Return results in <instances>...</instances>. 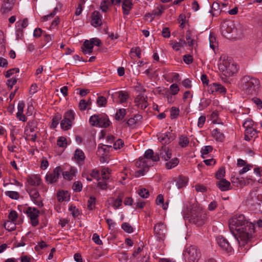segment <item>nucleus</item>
<instances>
[{
    "label": "nucleus",
    "mask_w": 262,
    "mask_h": 262,
    "mask_svg": "<svg viewBox=\"0 0 262 262\" xmlns=\"http://www.w3.org/2000/svg\"><path fill=\"white\" fill-rule=\"evenodd\" d=\"M229 225L236 231L235 237L239 244V250L247 252L251 247L249 243L255 236V225L241 214L235 215L230 220Z\"/></svg>",
    "instance_id": "obj_1"
},
{
    "label": "nucleus",
    "mask_w": 262,
    "mask_h": 262,
    "mask_svg": "<svg viewBox=\"0 0 262 262\" xmlns=\"http://www.w3.org/2000/svg\"><path fill=\"white\" fill-rule=\"evenodd\" d=\"M239 87L246 94L249 95H256L260 89L259 80L250 75H245L240 80Z\"/></svg>",
    "instance_id": "obj_2"
},
{
    "label": "nucleus",
    "mask_w": 262,
    "mask_h": 262,
    "mask_svg": "<svg viewBox=\"0 0 262 262\" xmlns=\"http://www.w3.org/2000/svg\"><path fill=\"white\" fill-rule=\"evenodd\" d=\"M206 214L202 208L198 204H193L190 212V221L198 226H202L205 223Z\"/></svg>",
    "instance_id": "obj_3"
},
{
    "label": "nucleus",
    "mask_w": 262,
    "mask_h": 262,
    "mask_svg": "<svg viewBox=\"0 0 262 262\" xmlns=\"http://www.w3.org/2000/svg\"><path fill=\"white\" fill-rule=\"evenodd\" d=\"M151 165H152L150 161L147 160L146 158H139V160L136 162V166L140 169L135 172V176L139 177L144 175L148 167Z\"/></svg>",
    "instance_id": "obj_4"
},
{
    "label": "nucleus",
    "mask_w": 262,
    "mask_h": 262,
    "mask_svg": "<svg viewBox=\"0 0 262 262\" xmlns=\"http://www.w3.org/2000/svg\"><path fill=\"white\" fill-rule=\"evenodd\" d=\"M185 255L187 258L188 262H198L201 254L196 246H190L186 248Z\"/></svg>",
    "instance_id": "obj_5"
},
{
    "label": "nucleus",
    "mask_w": 262,
    "mask_h": 262,
    "mask_svg": "<svg viewBox=\"0 0 262 262\" xmlns=\"http://www.w3.org/2000/svg\"><path fill=\"white\" fill-rule=\"evenodd\" d=\"M75 113L73 111L70 110L65 113L63 119L62 120L60 126L61 127L66 130L69 129L72 125V122L74 120Z\"/></svg>",
    "instance_id": "obj_6"
},
{
    "label": "nucleus",
    "mask_w": 262,
    "mask_h": 262,
    "mask_svg": "<svg viewBox=\"0 0 262 262\" xmlns=\"http://www.w3.org/2000/svg\"><path fill=\"white\" fill-rule=\"evenodd\" d=\"M62 172V168L60 166H57L55 168L51 173H47L46 175L45 179L47 183L53 184L56 183Z\"/></svg>",
    "instance_id": "obj_7"
},
{
    "label": "nucleus",
    "mask_w": 262,
    "mask_h": 262,
    "mask_svg": "<svg viewBox=\"0 0 262 262\" xmlns=\"http://www.w3.org/2000/svg\"><path fill=\"white\" fill-rule=\"evenodd\" d=\"M28 216L31 220V225L35 227L39 224L38 217L39 214V211L34 207H29L25 211Z\"/></svg>",
    "instance_id": "obj_8"
},
{
    "label": "nucleus",
    "mask_w": 262,
    "mask_h": 262,
    "mask_svg": "<svg viewBox=\"0 0 262 262\" xmlns=\"http://www.w3.org/2000/svg\"><path fill=\"white\" fill-rule=\"evenodd\" d=\"M27 191L29 193L31 200L35 205L39 207H42L43 205L41 196L36 188H28L27 189Z\"/></svg>",
    "instance_id": "obj_9"
},
{
    "label": "nucleus",
    "mask_w": 262,
    "mask_h": 262,
    "mask_svg": "<svg viewBox=\"0 0 262 262\" xmlns=\"http://www.w3.org/2000/svg\"><path fill=\"white\" fill-rule=\"evenodd\" d=\"M166 227L162 223H159L155 225L154 233L159 240H163L166 236Z\"/></svg>",
    "instance_id": "obj_10"
},
{
    "label": "nucleus",
    "mask_w": 262,
    "mask_h": 262,
    "mask_svg": "<svg viewBox=\"0 0 262 262\" xmlns=\"http://www.w3.org/2000/svg\"><path fill=\"white\" fill-rule=\"evenodd\" d=\"M157 155H158L159 157V161L160 160V158H161L162 160L167 161L171 159L172 154L168 146L166 145H162L161 147L159 149L158 151L157 152Z\"/></svg>",
    "instance_id": "obj_11"
},
{
    "label": "nucleus",
    "mask_w": 262,
    "mask_h": 262,
    "mask_svg": "<svg viewBox=\"0 0 262 262\" xmlns=\"http://www.w3.org/2000/svg\"><path fill=\"white\" fill-rule=\"evenodd\" d=\"M216 241L219 246L227 253L232 252L233 249L228 241L222 236H219L216 237Z\"/></svg>",
    "instance_id": "obj_12"
},
{
    "label": "nucleus",
    "mask_w": 262,
    "mask_h": 262,
    "mask_svg": "<svg viewBox=\"0 0 262 262\" xmlns=\"http://www.w3.org/2000/svg\"><path fill=\"white\" fill-rule=\"evenodd\" d=\"M111 97L114 102L123 103L127 100L129 95L125 91H120L113 93Z\"/></svg>",
    "instance_id": "obj_13"
},
{
    "label": "nucleus",
    "mask_w": 262,
    "mask_h": 262,
    "mask_svg": "<svg viewBox=\"0 0 262 262\" xmlns=\"http://www.w3.org/2000/svg\"><path fill=\"white\" fill-rule=\"evenodd\" d=\"M138 108L144 110L148 105L147 97L144 94H140L137 96L134 101Z\"/></svg>",
    "instance_id": "obj_14"
},
{
    "label": "nucleus",
    "mask_w": 262,
    "mask_h": 262,
    "mask_svg": "<svg viewBox=\"0 0 262 262\" xmlns=\"http://www.w3.org/2000/svg\"><path fill=\"white\" fill-rule=\"evenodd\" d=\"M208 91L209 93L214 95L225 94L226 90L222 85L217 83H213L208 85Z\"/></svg>",
    "instance_id": "obj_15"
},
{
    "label": "nucleus",
    "mask_w": 262,
    "mask_h": 262,
    "mask_svg": "<svg viewBox=\"0 0 262 262\" xmlns=\"http://www.w3.org/2000/svg\"><path fill=\"white\" fill-rule=\"evenodd\" d=\"M226 76H232L237 72L236 64L232 61L226 68L221 66V71Z\"/></svg>",
    "instance_id": "obj_16"
},
{
    "label": "nucleus",
    "mask_w": 262,
    "mask_h": 262,
    "mask_svg": "<svg viewBox=\"0 0 262 262\" xmlns=\"http://www.w3.org/2000/svg\"><path fill=\"white\" fill-rule=\"evenodd\" d=\"M102 17V15L99 12L94 11L91 15V25L95 27L101 26Z\"/></svg>",
    "instance_id": "obj_17"
},
{
    "label": "nucleus",
    "mask_w": 262,
    "mask_h": 262,
    "mask_svg": "<svg viewBox=\"0 0 262 262\" xmlns=\"http://www.w3.org/2000/svg\"><path fill=\"white\" fill-rule=\"evenodd\" d=\"M27 181L31 186H38L41 183L40 176L38 174H30L27 177Z\"/></svg>",
    "instance_id": "obj_18"
},
{
    "label": "nucleus",
    "mask_w": 262,
    "mask_h": 262,
    "mask_svg": "<svg viewBox=\"0 0 262 262\" xmlns=\"http://www.w3.org/2000/svg\"><path fill=\"white\" fill-rule=\"evenodd\" d=\"M165 7L162 5H158L150 13H148L145 15L146 17H150L152 20L155 17H160L163 14Z\"/></svg>",
    "instance_id": "obj_19"
},
{
    "label": "nucleus",
    "mask_w": 262,
    "mask_h": 262,
    "mask_svg": "<svg viewBox=\"0 0 262 262\" xmlns=\"http://www.w3.org/2000/svg\"><path fill=\"white\" fill-rule=\"evenodd\" d=\"M173 135L172 133L168 132L162 134L158 137V140L162 144H168L173 141Z\"/></svg>",
    "instance_id": "obj_20"
},
{
    "label": "nucleus",
    "mask_w": 262,
    "mask_h": 262,
    "mask_svg": "<svg viewBox=\"0 0 262 262\" xmlns=\"http://www.w3.org/2000/svg\"><path fill=\"white\" fill-rule=\"evenodd\" d=\"M74 158L76 163L81 165L84 164L85 156L83 151L80 149H76L75 151Z\"/></svg>",
    "instance_id": "obj_21"
},
{
    "label": "nucleus",
    "mask_w": 262,
    "mask_h": 262,
    "mask_svg": "<svg viewBox=\"0 0 262 262\" xmlns=\"http://www.w3.org/2000/svg\"><path fill=\"white\" fill-rule=\"evenodd\" d=\"M94 43H95L93 42L92 39L90 40H85L83 43V47L82 48V51L83 53L84 54L92 53L93 52Z\"/></svg>",
    "instance_id": "obj_22"
},
{
    "label": "nucleus",
    "mask_w": 262,
    "mask_h": 262,
    "mask_svg": "<svg viewBox=\"0 0 262 262\" xmlns=\"http://www.w3.org/2000/svg\"><path fill=\"white\" fill-rule=\"evenodd\" d=\"M62 170H63L62 169ZM77 170L74 167L70 166L66 171H62L61 172L63 178L66 180L71 181L75 177Z\"/></svg>",
    "instance_id": "obj_23"
},
{
    "label": "nucleus",
    "mask_w": 262,
    "mask_h": 262,
    "mask_svg": "<svg viewBox=\"0 0 262 262\" xmlns=\"http://www.w3.org/2000/svg\"><path fill=\"white\" fill-rule=\"evenodd\" d=\"M174 182H176V185L177 188L178 189H181L185 187L187 185L188 179L184 176L180 175L176 178Z\"/></svg>",
    "instance_id": "obj_24"
},
{
    "label": "nucleus",
    "mask_w": 262,
    "mask_h": 262,
    "mask_svg": "<svg viewBox=\"0 0 262 262\" xmlns=\"http://www.w3.org/2000/svg\"><path fill=\"white\" fill-rule=\"evenodd\" d=\"M98 126L106 128L110 126L111 122L108 116L105 114H99Z\"/></svg>",
    "instance_id": "obj_25"
},
{
    "label": "nucleus",
    "mask_w": 262,
    "mask_h": 262,
    "mask_svg": "<svg viewBox=\"0 0 262 262\" xmlns=\"http://www.w3.org/2000/svg\"><path fill=\"white\" fill-rule=\"evenodd\" d=\"M251 205H259L262 203V194L257 192H253L250 194Z\"/></svg>",
    "instance_id": "obj_26"
},
{
    "label": "nucleus",
    "mask_w": 262,
    "mask_h": 262,
    "mask_svg": "<svg viewBox=\"0 0 262 262\" xmlns=\"http://www.w3.org/2000/svg\"><path fill=\"white\" fill-rule=\"evenodd\" d=\"M132 0H123L122 2V8L124 15H128L130 10L133 8V4Z\"/></svg>",
    "instance_id": "obj_27"
},
{
    "label": "nucleus",
    "mask_w": 262,
    "mask_h": 262,
    "mask_svg": "<svg viewBox=\"0 0 262 262\" xmlns=\"http://www.w3.org/2000/svg\"><path fill=\"white\" fill-rule=\"evenodd\" d=\"M143 158H146L147 160H151L152 162L159 161V157L157 155V152L155 154L152 149H148L145 151Z\"/></svg>",
    "instance_id": "obj_28"
},
{
    "label": "nucleus",
    "mask_w": 262,
    "mask_h": 262,
    "mask_svg": "<svg viewBox=\"0 0 262 262\" xmlns=\"http://www.w3.org/2000/svg\"><path fill=\"white\" fill-rule=\"evenodd\" d=\"M232 62V60L231 59H229L228 57L225 55V54H222L219 60V69L220 71H221V66H223V67H225V68H226L228 66V64H229Z\"/></svg>",
    "instance_id": "obj_29"
},
{
    "label": "nucleus",
    "mask_w": 262,
    "mask_h": 262,
    "mask_svg": "<svg viewBox=\"0 0 262 262\" xmlns=\"http://www.w3.org/2000/svg\"><path fill=\"white\" fill-rule=\"evenodd\" d=\"M216 185L220 189L223 191L229 190L231 186L230 183L225 179H223L218 181Z\"/></svg>",
    "instance_id": "obj_30"
},
{
    "label": "nucleus",
    "mask_w": 262,
    "mask_h": 262,
    "mask_svg": "<svg viewBox=\"0 0 262 262\" xmlns=\"http://www.w3.org/2000/svg\"><path fill=\"white\" fill-rule=\"evenodd\" d=\"M14 5L13 0H4L2 6L1 11L3 13H7L10 11Z\"/></svg>",
    "instance_id": "obj_31"
},
{
    "label": "nucleus",
    "mask_w": 262,
    "mask_h": 262,
    "mask_svg": "<svg viewBox=\"0 0 262 262\" xmlns=\"http://www.w3.org/2000/svg\"><path fill=\"white\" fill-rule=\"evenodd\" d=\"M212 135L215 140L220 142H223L225 139V136L220 130L215 128L212 131Z\"/></svg>",
    "instance_id": "obj_32"
},
{
    "label": "nucleus",
    "mask_w": 262,
    "mask_h": 262,
    "mask_svg": "<svg viewBox=\"0 0 262 262\" xmlns=\"http://www.w3.org/2000/svg\"><path fill=\"white\" fill-rule=\"evenodd\" d=\"M70 195L67 191H59L57 193V198L59 202L68 201Z\"/></svg>",
    "instance_id": "obj_33"
},
{
    "label": "nucleus",
    "mask_w": 262,
    "mask_h": 262,
    "mask_svg": "<svg viewBox=\"0 0 262 262\" xmlns=\"http://www.w3.org/2000/svg\"><path fill=\"white\" fill-rule=\"evenodd\" d=\"M233 23L232 22L227 21L224 23L221 26V31L224 35H225L226 33H229L232 31V26H233Z\"/></svg>",
    "instance_id": "obj_34"
},
{
    "label": "nucleus",
    "mask_w": 262,
    "mask_h": 262,
    "mask_svg": "<svg viewBox=\"0 0 262 262\" xmlns=\"http://www.w3.org/2000/svg\"><path fill=\"white\" fill-rule=\"evenodd\" d=\"M179 163V159L177 158L171 159L165 163V167L167 169H171L176 167Z\"/></svg>",
    "instance_id": "obj_35"
},
{
    "label": "nucleus",
    "mask_w": 262,
    "mask_h": 262,
    "mask_svg": "<svg viewBox=\"0 0 262 262\" xmlns=\"http://www.w3.org/2000/svg\"><path fill=\"white\" fill-rule=\"evenodd\" d=\"M212 150L213 147L210 145H206L203 146L201 150V157L203 159L207 158L208 156V154L211 152Z\"/></svg>",
    "instance_id": "obj_36"
},
{
    "label": "nucleus",
    "mask_w": 262,
    "mask_h": 262,
    "mask_svg": "<svg viewBox=\"0 0 262 262\" xmlns=\"http://www.w3.org/2000/svg\"><path fill=\"white\" fill-rule=\"evenodd\" d=\"M123 196V194L120 193L116 199H112V206L115 209H118L122 205Z\"/></svg>",
    "instance_id": "obj_37"
},
{
    "label": "nucleus",
    "mask_w": 262,
    "mask_h": 262,
    "mask_svg": "<svg viewBox=\"0 0 262 262\" xmlns=\"http://www.w3.org/2000/svg\"><path fill=\"white\" fill-rule=\"evenodd\" d=\"M26 127L27 129H26L25 132L29 130L31 133L34 132L37 128V122L35 120H30L27 123Z\"/></svg>",
    "instance_id": "obj_38"
},
{
    "label": "nucleus",
    "mask_w": 262,
    "mask_h": 262,
    "mask_svg": "<svg viewBox=\"0 0 262 262\" xmlns=\"http://www.w3.org/2000/svg\"><path fill=\"white\" fill-rule=\"evenodd\" d=\"M189 140L188 138L184 135H181L179 138V145L181 147H186L188 146Z\"/></svg>",
    "instance_id": "obj_39"
},
{
    "label": "nucleus",
    "mask_w": 262,
    "mask_h": 262,
    "mask_svg": "<svg viewBox=\"0 0 262 262\" xmlns=\"http://www.w3.org/2000/svg\"><path fill=\"white\" fill-rule=\"evenodd\" d=\"M126 114V110L125 108H120L117 111L115 114V119L117 120H122Z\"/></svg>",
    "instance_id": "obj_40"
},
{
    "label": "nucleus",
    "mask_w": 262,
    "mask_h": 262,
    "mask_svg": "<svg viewBox=\"0 0 262 262\" xmlns=\"http://www.w3.org/2000/svg\"><path fill=\"white\" fill-rule=\"evenodd\" d=\"M4 227L8 231H14L16 229V224L15 222L10 221H7L4 224Z\"/></svg>",
    "instance_id": "obj_41"
},
{
    "label": "nucleus",
    "mask_w": 262,
    "mask_h": 262,
    "mask_svg": "<svg viewBox=\"0 0 262 262\" xmlns=\"http://www.w3.org/2000/svg\"><path fill=\"white\" fill-rule=\"evenodd\" d=\"M90 99L86 101L84 99H81L79 103V108L80 111H83L85 110L88 105H90L91 104V102L90 101Z\"/></svg>",
    "instance_id": "obj_42"
},
{
    "label": "nucleus",
    "mask_w": 262,
    "mask_h": 262,
    "mask_svg": "<svg viewBox=\"0 0 262 262\" xmlns=\"http://www.w3.org/2000/svg\"><path fill=\"white\" fill-rule=\"evenodd\" d=\"M96 199L94 196H91L88 201V209L90 210H93L95 207Z\"/></svg>",
    "instance_id": "obj_43"
},
{
    "label": "nucleus",
    "mask_w": 262,
    "mask_h": 262,
    "mask_svg": "<svg viewBox=\"0 0 262 262\" xmlns=\"http://www.w3.org/2000/svg\"><path fill=\"white\" fill-rule=\"evenodd\" d=\"M57 11H58V8L56 6L50 14L45 15L41 18L42 21H46L53 18L56 15Z\"/></svg>",
    "instance_id": "obj_44"
},
{
    "label": "nucleus",
    "mask_w": 262,
    "mask_h": 262,
    "mask_svg": "<svg viewBox=\"0 0 262 262\" xmlns=\"http://www.w3.org/2000/svg\"><path fill=\"white\" fill-rule=\"evenodd\" d=\"M5 193L6 196H8L10 198L14 200H18L20 196L19 193L17 191H7Z\"/></svg>",
    "instance_id": "obj_45"
},
{
    "label": "nucleus",
    "mask_w": 262,
    "mask_h": 262,
    "mask_svg": "<svg viewBox=\"0 0 262 262\" xmlns=\"http://www.w3.org/2000/svg\"><path fill=\"white\" fill-rule=\"evenodd\" d=\"M121 228L126 232L131 233L134 232L133 227L127 222L123 223L121 225Z\"/></svg>",
    "instance_id": "obj_46"
},
{
    "label": "nucleus",
    "mask_w": 262,
    "mask_h": 262,
    "mask_svg": "<svg viewBox=\"0 0 262 262\" xmlns=\"http://www.w3.org/2000/svg\"><path fill=\"white\" fill-rule=\"evenodd\" d=\"M97 187L101 190H106L107 189V184L106 182V180L101 179L98 178L97 179Z\"/></svg>",
    "instance_id": "obj_47"
},
{
    "label": "nucleus",
    "mask_w": 262,
    "mask_h": 262,
    "mask_svg": "<svg viewBox=\"0 0 262 262\" xmlns=\"http://www.w3.org/2000/svg\"><path fill=\"white\" fill-rule=\"evenodd\" d=\"M186 39L187 40V43L189 47H192L193 46L194 40L192 38L191 32L189 30L186 31Z\"/></svg>",
    "instance_id": "obj_48"
},
{
    "label": "nucleus",
    "mask_w": 262,
    "mask_h": 262,
    "mask_svg": "<svg viewBox=\"0 0 262 262\" xmlns=\"http://www.w3.org/2000/svg\"><path fill=\"white\" fill-rule=\"evenodd\" d=\"M99 114H95L90 117L89 119L90 123L93 126H98Z\"/></svg>",
    "instance_id": "obj_49"
},
{
    "label": "nucleus",
    "mask_w": 262,
    "mask_h": 262,
    "mask_svg": "<svg viewBox=\"0 0 262 262\" xmlns=\"http://www.w3.org/2000/svg\"><path fill=\"white\" fill-rule=\"evenodd\" d=\"M180 110L176 107H172L170 109V118L171 119H176L179 115Z\"/></svg>",
    "instance_id": "obj_50"
},
{
    "label": "nucleus",
    "mask_w": 262,
    "mask_h": 262,
    "mask_svg": "<svg viewBox=\"0 0 262 262\" xmlns=\"http://www.w3.org/2000/svg\"><path fill=\"white\" fill-rule=\"evenodd\" d=\"M57 144L60 147H65L67 145V141L64 137L61 136L58 138Z\"/></svg>",
    "instance_id": "obj_51"
},
{
    "label": "nucleus",
    "mask_w": 262,
    "mask_h": 262,
    "mask_svg": "<svg viewBox=\"0 0 262 262\" xmlns=\"http://www.w3.org/2000/svg\"><path fill=\"white\" fill-rule=\"evenodd\" d=\"M17 28H20L22 30L26 28L28 25V19L24 18L21 21H18L16 23Z\"/></svg>",
    "instance_id": "obj_52"
},
{
    "label": "nucleus",
    "mask_w": 262,
    "mask_h": 262,
    "mask_svg": "<svg viewBox=\"0 0 262 262\" xmlns=\"http://www.w3.org/2000/svg\"><path fill=\"white\" fill-rule=\"evenodd\" d=\"M110 169L107 167H103L101 170L102 179L108 180L110 178Z\"/></svg>",
    "instance_id": "obj_53"
},
{
    "label": "nucleus",
    "mask_w": 262,
    "mask_h": 262,
    "mask_svg": "<svg viewBox=\"0 0 262 262\" xmlns=\"http://www.w3.org/2000/svg\"><path fill=\"white\" fill-rule=\"evenodd\" d=\"M72 188L74 191L80 192L82 189V184L80 181L75 182L73 185Z\"/></svg>",
    "instance_id": "obj_54"
},
{
    "label": "nucleus",
    "mask_w": 262,
    "mask_h": 262,
    "mask_svg": "<svg viewBox=\"0 0 262 262\" xmlns=\"http://www.w3.org/2000/svg\"><path fill=\"white\" fill-rule=\"evenodd\" d=\"M138 193L142 198H147L149 195L148 190L144 188L139 189Z\"/></svg>",
    "instance_id": "obj_55"
},
{
    "label": "nucleus",
    "mask_w": 262,
    "mask_h": 262,
    "mask_svg": "<svg viewBox=\"0 0 262 262\" xmlns=\"http://www.w3.org/2000/svg\"><path fill=\"white\" fill-rule=\"evenodd\" d=\"M253 121L252 119L248 118L243 123V127L245 129L253 127Z\"/></svg>",
    "instance_id": "obj_56"
},
{
    "label": "nucleus",
    "mask_w": 262,
    "mask_h": 262,
    "mask_svg": "<svg viewBox=\"0 0 262 262\" xmlns=\"http://www.w3.org/2000/svg\"><path fill=\"white\" fill-rule=\"evenodd\" d=\"M111 5L110 2L107 0H104L101 3L100 8L103 12H106L108 10V6Z\"/></svg>",
    "instance_id": "obj_57"
},
{
    "label": "nucleus",
    "mask_w": 262,
    "mask_h": 262,
    "mask_svg": "<svg viewBox=\"0 0 262 262\" xmlns=\"http://www.w3.org/2000/svg\"><path fill=\"white\" fill-rule=\"evenodd\" d=\"M18 217L17 213L15 210H11L8 215L9 220L15 223V221Z\"/></svg>",
    "instance_id": "obj_58"
},
{
    "label": "nucleus",
    "mask_w": 262,
    "mask_h": 262,
    "mask_svg": "<svg viewBox=\"0 0 262 262\" xmlns=\"http://www.w3.org/2000/svg\"><path fill=\"white\" fill-rule=\"evenodd\" d=\"M124 144L123 141L120 139H118L116 141H115L113 144V147L115 149H119L122 147Z\"/></svg>",
    "instance_id": "obj_59"
},
{
    "label": "nucleus",
    "mask_w": 262,
    "mask_h": 262,
    "mask_svg": "<svg viewBox=\"0 0 262 262\" xmlns=\"http://www.w3.org/2000/svg\"><path fill=\"white\" fill-rule=\"evenodd\" d=\"M107 103L106 99L103 96H99L97 100V103L99 106H105Z\"/></svg>",
    "instance_id": "obj_60"
},
{
    "label": "nucleus",
    "mask_w": 262,
    "mask_h": 262,
    "mask_svg": "<svg viewBox=\"0 0 262 262\" xmlns=\"http://www.w3.org/2000/svg\"><path fill=\"white\" fill-rule=\"evenodd\" d=\"M169 90L172 95H176L179 91V88L177 84L173 83L169 87Z\"/></svg>",
    "instance_id": "obj_61"
},
{
    "label": "nucleus",
    "mask_w": 262,
    "mask_h": 262,
    "mask_svg": "<svg viewBox=\"0 0 262 262\" xmlns=\"http://www.w3.org/2000/svg\"><path fill=\"white\" fill-rule=\"evenodd\" d=\"M17 79L16 77H13L11 79H9L7 80V84L8 85V88L11 90L12 89L13 86L16 83Z\"/></svg>",
    "instance_id": "obj_62"
},
{
    "label": "nucleus",
    "mask_w": 262,
    "mask_h": 262,
    "mask_svg": "<svg viewBox=\"0 0 262 262\" xmlns=\"http://www.w3.org/2000/svg\"><path fill=\"white\" fill-rule=\"evenodd\" d=\"M61 117L60 115H57L54 116L52 119V127L55 128L57 126L59 123V121L61 119Z\"/></svg>",
    "instance_id": "obj_63"
},
{
    "label": "nucleus",
    "mask_w": 262,
    "mask_h": 262,
    "mask_svg": "<svg viewBox=\"0 0 262 262\" xmlns=\"http://www.w3.org/2000/svg\"><path fill=\"white\" fill-rule=\"evenodd\" d=\"M245 132L247 134H248L249 135H250L251 137H253L254 136H255V137H257L256 135L257 134V132L256 130H255L253 127L245 129Z\"/></svg>",
    "instance_id": "obj_64"
}]
</instances>
